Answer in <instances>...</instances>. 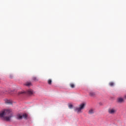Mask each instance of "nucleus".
Returning a JSON list of instances; mask_svg holds the SVG:
<instances>
[{
	"label": "nucleus",
	"instance_id": "obj_1",
	"mask_svg": "<svg viewBox=\"0 0 126 126\" xmlns=\"http://www.w3.org/2000/svg\"><path fill=\"white\" fill-rule=\"evenodd\" d=\"M13 116L12 109H4L0 111V118L9 122Z\"/></svg>",
	"mask_w": 126,
	"mask_h": 126
},
{
	"label": "nucleus",
	"instance_id": "obj_16",
	"mask_svg": "<svg viewBox=\"0 0 126 126\" xmlns=\"http://www.w3.org/2000/svg\"><path fill=\"white\" fill-rule=\"evenodd\" d=\"M68 107H69V109H71V108H72V107H73V105H72V104H69L68 105Z\"/></svg>",
	"mask_w": 126,
	"mask_h": 126
},
{
	"label": "nucleus",
	"instance_id": "obj_13",
	"mask_svg": "<svg viewBox=\"0 0 126 126\" xmlns=\"http://www.w3.org/2000/svg\"><path fill=\"white\" fill-rule=\"evenodd\" d=\"M52 80L51 79H49L48 80V84H49V85H51V84H52Z\"/></svg>",
	"mask_w": 126,
	"mask_h": 126
},
{
	"label": "nucleus",
	"instance_id": "obj_14",
	"mask_svg": "<svg viewBox=\"0 0 126 126\" xmlns=\"http://www.w3.org/2000/svg\"><path fill=\"white\" fill-rule=\"evenodd\" d=\"M109 85L110 86H111V87L114 86V85H115V83H114V82H110L109 83Z\"/></svg>",
	"mask_w": 126,
	"mask_h": 126
},
{
	"label": "nucleus",
	"instance_id": "obj_8",
	"mask_svg": "<svg viewBox=\"0 0 126 126\" xmlns=\"http://www.w3.org/2000/svg\"><path fill=\"white\" fill-rule=\"evenodd\" d=\"M32 79V80H33V81H35V82L38 81L39 80V79H38L37 77H35V76L33 77Z\"/></svg>",
	"mask_w": 126,
	"mask_h": 126
},
{
	"label": "nucleus",
	"instance_id": "obj_17",
	"mask_svg": "<svg viewBox=\"0 0 126 126\" xmlns=\"http://www.w3.org/2000/svg\"><path fill=\"white\" fill-rule=\"evenodd\" d=\"M99 104L100 106H102V105H103V103H102V102H100Z\"/></svg>",
	"mask_w": 126,
	"mask_h": 126
},
{
	"label": "nucleus",
	"instance_id": "obj_11",
	"mask_svg": "<svg viewBox=\"0 0 126 126\" xmlns=\"http://www.w3.org/2000/svg\"><path fill=\"white\" fill-rule=\"evenodd\" d=\"M90 96H91V97H94V96H95V93L90 92Z\"/></svg>",
	"mask_w": 126,
	"mask_h": 126
},
{
	"label": "nucleus",
	"instance_id": "obj_10",
	"mask_svg": "<svg viewBox=\"0 0 126 126\" xmlns=\"http://www.w3.org/2000/svg\"><path fill=\"white\" fill-rule=\"evenodd\" d=\"M69 85L71 88H74V87H75V85L74 83H71Z\"/></svg>",
	"mask_w": 126,
	"mask_h": 126
},
{
	"label": "nucleus",
	"instance_id": "obj_4",
	"mask_svg": "<svg viewBox=\"0 0 126 126\" xmlns=\"http://www.w3.org/2000/svg\"><path fill=\"white\" fill-rule=\"evenodd\" d=\"M108 113L110 115H115L117 113V109L116 108H109L108 109Z\"/></svg>",
	"mask_w": 126,
	"mask_h": 126
},
{
	"label": "nucleus",
	"instance_id": "obj_6",
	"mask_svg": "<svg viewBox=\"0 0 126 126\" xmlns=\"http://www.w3.org/2000/svg\"><path fill=\"white\" fill-rule=\"evenodd\" d=\"M26 93L29 95H32V94H33V90L32 89H29L26 92Z\"/></svg>",
	"mask_w": 126,
	"mask_h": 126
},
{
	"label": "nucleus",
	"instance_id": "obj_7",
	"mask_svg": "<svg viewBox=\"0 0 126 126\" xmlns=\"http://www.w3.org/2000/svg\"><path fill=\"white\" fill-rule=\"evenodd\" d=\"M5 102L8 105H11V104H12V101L11 100L6 99Z\"/></svg>",
	"mask_w": 126,
	"mask_h": 126
},
{
	"label": "nucleus",
	"instance_id": "obj_2",
	"mask_svg": "<svg viewBox=\"0 0 126 126\" xmlns=\"http://www.w3.org/2000/svg\"><path fill=\"white\" fill-rule=\"evenodd\" d=\"M85 103H83L79 105V107H76L75 109V111H76V112L79 114L82 113V111H82V110L85 108Z\"/></svg>",
	"mask_w": 126,
	"mask_h": 126
},
{
	"label": "nucleus",
	"instance_id": "obj_9",
	"mask_svg": "<svg viewBox=\"0 0 126 126\" xmlns=\"http://www.w3.org/2000/svg\"><path fill=\"white\" fill-rule=\"evenodd\" d=\"M89 114H90V115H92V114H94V110L90 109L89 111Z\"/></svg>",
	"mask_w": 126,
	"mask_h": 126
},
{
	"label": "nucleus",
	"instance_id": "obj_12",
	"mask_svg": "<svg viewBox=\"0 0 126 126\" xmlns=\"http://www.w3.org/2000/svg\"><path fill=\"white\" fill-rule=\"evenodd\" d=\"M25 85H26V86H28V87H29V86H31V85H32V84H31V82H27V83L25 84Z\"/></svg>",
	"mask_w": 126,
	"mask_h": 126
},
{
	"label": "nucleus",
	"instance_id": "obj_18",
	"mask_svg": "<svg viewBox=\"0 0 126 126\" xmlns=\"http://www.w3.org/2000/svg\"><path fill=\"white\" fill-rule=\"evenodd\" d=\"M124 98H125V99H126V95L124 96Z\"/></svg>",
	"mask_w": 126,
	"mask_h": 126
},
{
	"label": "nucleus",
	"instance_id": "obj_15",
	"mask_svg": "<svg viewBox=\"0 0 126 126\" xmlns=\"http://www.w3.org/2000/svg\"><path fill=\"white\" fill-rule=\"evenodd\" d=\"M23 93H25V92H19L18 94L20 95V94H23Z\"/></svg>",
	"mask_w": 126,
	"mask_h": 126
},
{
	"label": "nucleus",
	"instance_id": "obj_3",
	"mask_svg": "<svg viewBox=\"0 0 126 126\" xmlns=\"http://www.w3.org/2000/svg\"><path fill=\"white\" fill-rule=\"evenodd\" d=\"M28 117V115H27V114H24L23 115H21L20 114H18L16 116V119L17 120H22V119H27V118Z\"/></svg>",
	"mask_w": 126,
	"mask_h": 126
},
{
	"label": "nucleus",
	"instance_id": "obj_5",
	"mask_svg": "<svg viewBox=\"0 0 126 126\" xmlns=\"http://www.w3.org/2000/svg\"><path fill=\"white\" fill-rule=\"evenodd\" d=\"M117 101L118 103H123V102H124V100L123 97H118L117 98Z\"/></svg>",
	"mask_w": 126,
	"mask_h": 126
}]
</instances>
